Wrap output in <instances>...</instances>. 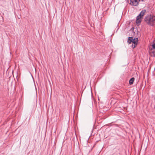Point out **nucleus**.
<instances>
[{
	"mask_svg": "<svg viewBox=\"0 0 155 155\" xmlns=\"http://www.w3.org/2000/svg\"><path fill=\"white\" fill-rule=\"evenodd\" d=\"M140 1V0H130V4L132 5L136 6L138 5Z\"/></svg>",
	"mask_w": 155,
	"mask_h": 155,
	"instance_id": "3",
	"label": "nucleus"
},
{
	"mask_svg": "<svg viewBox=\"0 0 155 155\" xmlns=\"http://www.w3.org/2000/svg\"><path fill=\"white\" fill-rule=\"evenodd\" d=\"M134 39V37H129L127 40V42L129 44H130L131 43V42L132 41H133V39Z\"/></svg>",
	"mask_w": 155,
	"mask_h": 155,
	"instance_id": "5",
	"label": "nucleus"
},
{
	"mask_svg": "<svg viewBox=\"0 0 155 155\" xmlns=\"http://www.w3.org/2000/svg\"><path fill=\"white\" fill-rule=\"evenodd\" d=\"M140 1H142V2H144V0H140Z\"/></svg>",
	"mask_w": 155,
	"mask_h": 155,
	"instance_id": "8",
	"label": "nucleus"
},
{
	"mask_svg": "<svg viewBox=\"0 0 155 155\" xmlns=\"http://www.w3.org/2000/svg\"><path fill=\"white\" fill-rule=\"evenodd\" d=\"M134 80V78H131L129 81V84L130 85H131L133 83V82Z\"/></svg>",
	"mask_w": 155,
	"mask_h": 155,
	"instance_id": "6",
	"label": "nucleus"
},
{
	"mask_svg": "<svg viewBox=\"0 0 155 155\" xmlns=\"http://www.w3.org/2000/svg\"><path fill=\"white\" fill-rule=\"evenodd\" d=\"M152 47L153 48L155 49V43H154L152 45Z\"/></svg>",
	"mask_w": 155,
	"mask_h": 155,
	"instance_id": "7",
	"label": "nucleus"
},
{
	"mask_svg": "<svg viewBox=\"0 0 155 155\" xmlns=\"http://www.w3.org/2000/svg\"><path fill=\"white\" fill-rule=\"evenodd\" d=\"M146 12L145 9L143 10L140 13L136 18V23L137 24H140L141 22V19L143 18V16L144 15Z\"/></svg>",
	"mask_w": 155,
	"mask_h": 155,
	"instance_id": "2",
	"label": "nucleus"
},
{
	"mask_svg": "<svg viewBox=\"0 0 155 155\" xmlns=\"http://www.w3.org/2000/svg\"><path fill=\"white\" fill-rule=\"evenodd\" d=\"M138 40V39L137 38H134L133 41L131 42V43H132V47L133 48H134L136 46L137 44Z\"/></svg>",
	"mask_w": 155,
	"mask_h": 155,
	"instance_id": "4",
	"label": "nucleus"
},
{
	"mask_svg": "<svg viewBox=\"0 0 155 155\" xmlns=\"http://www.w3.org/2000/svg\"><path fill=\"white\" fill-rule=\"evenodd\" d=\"M145 22L150 26H153L155 23V16L149 14L146 15L144 19Z\"/></svg>",
	"mask_w": 155,
	"mask_h": 155,
	"instance_id": "1",
	"label": "nucleus"
}]
</instances>
